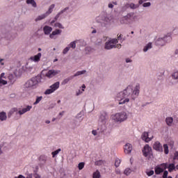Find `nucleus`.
I'll return each mask as SVG.
<instances>
[{
	"mask_svg": "<svg viewBox=\"0 0 178 178\" xmlns=\"http://www.w3.org/2000/svg\"><path fill=\"white\" fill-rule=\"evenodd\" d=\"M138 94H140V84L137 83L134 90L133 86H129L123 92H120V95H124L126 98L131 95L132 99H135L136 97H138Z\"/></svg>",
	"mask_w": 178,
	"mask_h": 178,
	"instance_id": "obj_1",
	"label": "nucleus"
},
{
	"mask_svg": "<svg viewBox=\"0 0 178 178\" xmlns=\"http://www.w3.org/2000/svg\"><path fill=\"white\" fill-rule=\"evenodd\" d=\"M40 83H42L41 76L38 75L28 80L25 83L24 87L25 88H30L31 90H34L37 88V87H38V84H40Z\"/></svg>",
	"mask_w": 178,
	"mask_h": 178,
	"instance_id": "obj_2",
	"label": "nucleus"
},
{
	"mask_svg": "<svg viewBox=\"0 0 178 178\" xmlns=\"http://www.w3.org/2000/svg\"><path fill=\"white\" fill-rule=\"evenodd\" d=\"M113 119L115 122H124L127 119V113L126 112L118 113L113 116Z\"/></svg>",
	"mask_w": 178,
	"mask_h": 178,
	"instance_id": "obj_3",
	"label": "nucleus"
},
{
	"mask_svg": "<svg viewBox=\"0 0 178 178\" xmlns=\"http://www.w3.org/2000/svg\"><path fill=\"white\" fill-rule=\"evenodd\" d=\"M131 22H134V13L127 14L120 20V23H122V24H127V23H131Z\"/></svg>",
	"mask_w": 178,
	"mask_h": 178,
	"instance_id": "obj_4",
	"label": "nucleus"
},
{
	"mask_svg": "<svg viewBox=\"0 0 178 178\" xmlns=\"http://www.w3.org/2000/svg\"><path fill=\"white\" fill-rule=\"evenodd\" d=\"M122 39V35H120L118 36V39H112L109 42H106L105 44V49H112L113 48H115V44H118L119 42L118 40Z\"/></svg>",
	"mask_w": 178,
	"mask_h": 178,
	"instance_id": "obj_5",
	"label": "nucleus"
},
{
	"mask_svg": "<svg viewBox=\"0 0 178 178\" xmlns=\"http://www.w3.org/2000/svg\"><path fill=\"white\" fill-rule=\"evenodd\" d=\"M116 99L119 102V105H123L124 104H127V102H129L130 99L127 98L126 96H124V94L123 95H120V92L117 94Z\"/></svg>",
	"mask_w": 178,
	"mask_h": 178,
	"instance_id": "obj_6",
	"label": "nucleus"
},
{
	"mask_svg": "<svg viewBox=\"0 0 178 178\" xmlns=\"http://www.w3.org/2000/svg\"><path fill=\"white\" fill-rule=\"evenodd\" d=\"M54 8H55V4H51L49 6V10L47 11V13L42 15L38 16V18H36L35 21L38 22V20H42V19H45V17H47L49 15H51V13H52Z\"/></svg>",
	"mask_w": 178,
	"mask_h": 178,
	"instance_id": "obj_7",
	"label": "nucleus"
},
{
	"mask_svg": "<svg viewBox=\"0 0 178 178\" xmlns=\"http://www.w3.org/2000/svg\"><path fill=\"white\" fill-rule=\"evenodd\" d=\"M143 156H151L152 154V148L149 147V145H145L143 149Z\"/></svg>",
	"mask_w": 178,
	"mask_h": 178,
	"instance_id": "obj_8",
	"label": "nucleus"
},
{
	"mask_svg": "<svg viewBox=\"0 0 178 178\" xmlns=\"http://www.w3.org/2000/svg\"><path fill=\"white\" fill-rule=\"evenodd\" d=\"M152 138H154V136H149V134L147 131L143 132L141 135V139L145 143H149L152 140Z\"/></svg>",
	"mask_w": 178,
	"mask_h": 178,
	"instance_id": "obj_9",
	"label": "nucleus"
},
{
	"mask_svg": "<svg viewBox=\"0 0 178 178\" xmlns=\"http://www.w3.org/2000/svg\"><path fill=\"white\" fill-rule=\"evenodd\" d=\"M153 149H155V151H157V152H163V147L162 146V144H161V142L156 141L153 145Z\"/></svg>",
	"mask_w": 178,
	"mask_h": 178,
	"instance_id": "obj_10",
	"label": "nucleus"
},
{
	"mask_svg": "<svg viewBox=\"0 0 178 178\" xmlns=\"http://www.w3.org/2000/svg\"><path fill=\"white\" fill-rule=\"evenodd\" d=\"M60 73V71L59 70H50L45 74V76L46 77H48V79H51L54 76H56V74H59Z\"/></svg>",
	"mask_w": 178,
	"mask_h": 178,
	"instance_id": "obj_11",
	"label": "nucleus"
},
{
	"mask_svg": "<svg viewBox=\"0 0 178 178\" xmlns=\"http://www.w3.org/2000/svg\"><path fill=\"white\" fill-rule=\"evenodd\" d=\"M166 40H171L172 38L170 36H165L163 38H159L156 41V44L160 47H163V45L165 44V41H166Z\"/></svg>",
	"mask_w": 178,
	"mask_h": 178,
	"instance_id": "obj_12",
	"label": "nucleus"
},
{
	"mask_svg": "<svg viewBox=\"0 0 178 178\" xmlns=\"http://www.w3.org/2000/svg\"><path fill=\"white\" fill-rule=\"evenodd\" d=\"M131 151H133V145L130 143H127L124 146V152L125 154H131Z\"/></svg>",
	"mask_w": 178,
	"mask_h": 178,
	"instance_id": "obj_13",
	"label": "nucleus"
},
{
	"mask_svg": "<svg viewBox=\"0 0 178 178\" xmlns=\"http://www.w3.org/2000/svg\"><path fill=\"white\" fill-rule=\"evenodd\" d=\"M41 56H42V54H41V53H38L35 56H31L30 60H31L32 62L38 63L40 60Z\"/></svg>",
	"mask_w": 178,
	"mask_h": 178,
	"instance_id": "obj_14",
	"label": "nucleus"
},
{
	"mask_svg": "<svg viewBox=\"0 0 178 178\" xmlns=\"http://www.w3.org/2000/svg\"><path fill=\"white\" fill-rule=\"evenodd\" d=\"M33 106H27L26 108H22V110L18 111L19 115H24L26 112H29V111H31Z\"/></svg>",
	"mask_w": 178,
	"mask_h": 178,
	"instance_id": "obj_15",
	"label": "nucleus"
},
{
	"mask_svg": "<svg viewBox=\"0 0 178 178\" xmlns=\"http://www.w3.org/2000/svg\"><path fill=\"white\" fill-rule=\"evenodd\" d=\"M43 31L46 35L51 34V31H52V27L49 26H44L43 28Z\"/></svg>",
	"mask_w": 178,
	"mask_h": 178,
	"instance_id": "obj_16",
	"label": "nucleus"
},
{
	"mask_svg": "<svg viewBox=\"0 0 178 178\" xmlns=\"http://www.w3.org/2000/svg\"><path fill=\"white\" fill-rule=\"evenodd\" d=\"M61 33H62V30L56 29L49 35V38H54V37H55V35H59V34H60Z\"/></svg>",
	"mask_w": 178,
	"mask_h": 178,
	"instance_id": "obj_17",
	"label": "nucleus"
},
{
	"mask_svg": "<svg viewBox=\"0 0 178 178\" xmlns=\"http://www.w3.org/2000/svg\"><path fill=\"white\" fill-rule=\"evenodd\" d=\"M8 79L9 80L8 83H10V84H14L15 81H16V76L12 74H10L8 76Z\"/></svg>",
	"mask_w": 178,
	"mask_h": 178,
	"instance_id": "obj_18",
	"label": "nucleus"
},
{
	"mask_svg": "<svg viewBox=\"0 0 178 178\" xmlns=\"http://www.w3.org/2000/svg\"><path fill=\"white\" fill-rule=\"evenodd\" d=\"M59 86H60V83H59V81H57L55 83H54L53 85H51L50 86V88H51V90L55 92V91H56V90H58V88H59Z\"/></svg>",
	"mask_w": 178,
	"mask_h": 178,
	"instance_id": "obj_19",
	"label": "nucleus"
},
{
	"mask_svg": "<svg viewBox=\"0 0 178 178\" xmlns=\"http://www.w3.org/2000/svg\"><path fill=\"white\" fill-rule=\"evenodd\" d=\"M8 119V115H6V113L3 111L0 113V120L1 122H3L4 120H6Z\"/></svg>",
	"mask_w": 178,
	"mask_h": 178,
	"instance_id": "obj_20",
	"label": "nucleus"
},
{
	"mask_svg": "<svg viewBox=\"0 0 178 178\" xmlns=\"http://www.w3.org/2000/svg\"><path fill=\"white\" fill-rule=\"evenodd\" d=\"M69 10V7H66L65 8H64L63 10H62L60 13H58L55 18L54 20H56L57 19H59V17L60 16V15H62V13H65V12H66V10Z\"/></svg>",
	"mask_w": 178,
	"mask_h": 178,
	"instance_id": "obj_21",
	"label": "nucleus"
},
{
	"mask_svg": "<svg viewBox=\"0 0 178 178\" xmlns=\"http://www.w3.org/2000/svg\"><path fill=\"white\" fill-rule=\"evenodd\" d=\"M154 172H155L156 175H161V173H163V169H162V168H161L159 166H156L154 168Z\"/></svg>",
	"mask_w": 178,
	"mask_h": 178,
	"instance_id": "obj_22",
	"label": "nucleus"
},
{
	"mask_svg": "<svg viewBox=\"0 0 178 178\" xmlns=\"http://www.w3.org/2000/svg\"><path fill=\"white\" fill-rule=\"evenodd\" d=\"M26 178H41V175L35 172L33 175V174H29Z\"/></svg>",
	"mask_w": 178,
	"mask_h": 178,
	"instance_id": "obj_23",
	"label": "nucleus"
},
{
	"mask_svg": "<svg viewBox=\"0 0 178 178\" xmlns=\"http://www.w3.org/2000/svg\"><path fill=\"white\" fill-rule=\"evenodd\" d=\"M165 122H166V124H168V126H172V124L173 123V118L168 117L165 119Z\"/></svg>",
	"mask_w": 178,
	"mask_h": 178,
	"instance_id": "obj_24",
	"label": "nucleus"
},
{
	"mask_svg": "<svg viewBox=\"0 0 178 178\" xmlns=\"http://www.w3.org/2000/svg\"><path fill=\"white\" fill-rule=\"evenodd\" d=\"M27 5H31L33 8H35L37 6V3L34 0H26Z\"/></svg>",
	"mask_w": 178,
	"mask_h": 178,
	"instance_id": "obj_25",
	"label": "nucleus"
},
{
	"mask_svg": "<svg viewBox=\"0 0 178 178\" xmlns=\"http://www.w3.org/2000/svg\"><path fill=\"white\" fill-rule=\"evenodd\" d=\"M15 112H17V108H11L10 111L8 113V117L10 118L12 116V115H13V113H15Z\"/></svg>",
	"mask_w": 178,
	"mask_h": 178,
	"instance_id": "obj_26",
	"label": "nucleus"
},
{
	"mask_svg": "<svg viewBox=\"0 0 178 178\" xmlns=\"http://www.w3.org/2000/svg\"><path fill=\"white\" fill-rule=\"evenodd\" d=\"M86 72V70L78 71L75 74L71 76L73 77V79H74V77H77V76H81V74H84Z\"/></svg>",
	"mask_w": 178,
	"mask_h": 178,
	"instance_id": "obj_27",
	"label": "nucleus"
},
{
	"mask_svg": "<svg viewBox=\"0 0 178 178\" xmlns=\"http://www.w3.org/2000/svg\"><path fill=\"white\" fill-rule=\"evenodd\" d=\"M152 48V43L149 42L148 43L143 49L144 52H147L149 49H151Z\"/></svg>",
	"mask_w": 178,
	"mask_h": 178,
	"instance_id": "obj_28",
	"label": "nucleus"
},
{
	"mask_svg": "<svg viewBox=\"0 0 178 178\" xmlns=\"http://www.w3.org/2000/svg\"><path fill=\"white\" fill-rule=\"evenodd\" d=\"M99 120H100V122L104 123V122H105V120H106V113H104V114H102L100 115Z\"/></svg>",
	"mask_w": 178,
	"mask_h": 178,
	"instance_id": "obj_29",
	"label": "nucleus"
},
{
	"mask_svg": "<svg viewBox=\"0 0 178 178\" xmlns=\"http://www.w3.org/2000/svg\"><path fill=\"white\" fill-rule=\"evenodd\" d=\"M128 6H129V8L131 9H137V8H138V4H134V3H131L129 4H128Z\"/></svg>",
	"mask_w": 178,
	"mask_h": 178,
	"instance_id": "obj_30",
	"label": "nucleus"
},
{
	"mask_svg": "<svg viewBox=\"0 0 178 178\" xmlns=\"http://www.w3.org/2000/svg\"><path fill=\"white\" fill-rule=\"evenodd\" d=\"M163 148H164V153L165 154V155H168V154H169V146H168V144H164Z\"/></svg>",
	"mask_w": 178,
	"mask_h": 178,
	"instance_id": "obj_31",
	"label": "nucleus"
},
{
	"mask_svg": "<svg viewBox=\"0 0 178 178\" xmlns=\"http://www.w3.org/2000/svg\"><path fill=\"white\" fill-rule=\"evenodd\" d=\"M70 80H73V76H70V77H68V78L64 79V80L63 81L62 84H63V85L67 84L68 81H70Z\"/></svg>",
	"mask_w": 178,
	"mask_h": 178,
	"instance_id": "obj_32",
	"label": "nucleus"
},
{
	"mask_svg": "<svg viewBox=\"0 0 178 178\" xmlns=\"http://www.w3.org/2000/svg\"><path fill=\"white\" fill-rule=\"evenodd\" d=\"M175 169H176V167L175 166V164L171 163V164L169 165V166H168L169 172H173V170H175Z\"/></svg>",
	"mask_w": 178,
	"mask_h": 178,
	"instance_id": "obj_33",
	"label": "nucleus"
},
{
	"mask_svg": "<svg viewBox=\"0 0 178 178\" xmlns=\"http://www.w3.org/2000/svg\"><path fill=\"white\" fill-rule=\"evenodd\" d=\"M42 100V96L38 97L36 98L35 102L33 103V105H37L38 104H40V102H41Z\"/></svg>",
	"mask_w": 178,
	"mask_h": 178,
	"instance_id": "obj_34",
	"label": "nucleus"
},
{
	"mask_svg": "<svg viewBox=\"0 0 178 178\" xmlns=\"http://www.w3.org/2000/svg\"><path fill=\"white\" fill-rule=\"evenodd\" d=\"M101 177V173L99 171L97 170L93 173V178H99Z\"/></svg>",
	"mask_w": 178,
	"mask_h": 178,
	"instance_id": "obj_35",
	"label": "nucleus"
},
{
	"mask_svg": "<svg viewBox=\"0 0 178 178\" xmlns=\"http://www.w3.org/2000/svg\"><path fill=\"white\" fill-rule=\"evenodd\" d=\"M39 161L45 163V162H47V156L44 155L40 156L39 158Z\"/></svg>",
	"mask_w": 178,
	"mask_h": 178,
	"instance_id": "obj_36",
	"label": "nucleus"
},
{
	"mask_svg": "<svg viewBox=\"0 0 178 178\" xmlns=\"http://www.w3.org/2000/svg\"><path fill=\"white\" fill-rule=\"evenodd\" d=\"M86 163H84V162H81L78 164V168L79 169V170H83V169H84V166H85Z\"/></svg>",
	"mask_w": 178,
	"mask_h": 178,
	"instance_id": "obj_37",
	"label": "nucleus"
},
{
	"mask_svg": "<svg viewBox=\"0 0 178 178\" xmlns=\"http://www.w3.org/2000/svg\"><path fill=\"white\" fill-rule=\"evenodd\" d=\"M6 84H8V81L0 77V87H2V86H6Z\"/></svg>",
	"mask_w": 178,
	"mask_h": 178,
	"instance_id": "obj_38",
	"label": "nucleus"
},
{
	"mask_svg": "<svg viewBox=\"0 0 178 178\" xmlns=\"http://www.w3.org/2000/svg\"><path fill=\"white\" fill-rule=\"evenodd\" d=\"M60 151H62L60 149H58L57 150L51 153L53 158H55V156H56V155H58V154H59V152H60Z\"/></svg>",
	"mask_w": 178,
	"mask_h": 178,
	"instance_id": "obj_39",
	"label": "nucleus"
},
{
	"mask_svg": "<svg viewBox=\"0 0 178 178\" xmlns=\"http://www.w3.org/2000/svg\"><path fill=\"white\" fill-rule=\"evenodd\" d=\"M52 92H54V91L52 90V88H50V89H47L44 92L45 95H49V94H52Z\"/></svg>",
	"mask_w": 178,
	"mask_h": 178,
	"instance_id": "obj_40",
	"label": "nucleus"
},
{
	"mask_svg": "<svg viewBox=\"0 0 178 178\" xmlns=\"http://www.w3.org/2000/svg\"><path fill=\"white\" fill-rule=\"evenodd\" d=\"M124 175H126V176H129V175H130V173H131V169L130 168H126L124 171Z\"/></svg>",
	"mask_w": 178,
	"mask_h": 178,
	"instance_id": "obj_41",
	"label": "nucleus"
},
{
	"mask_svg": "<svg viewBox=\"0 0 178 178\" xmlns=\"http://www.w3.org/2000/svg\"><path fill=\"white\" fill-rule=\"evenodd\" d=\"M104 161H102V160H99V161H95V165H97V166H101V165H104Z\"/></svg>",
	"mask_w": 178,
	"mask_h": 178,
	"instance_id": "obj_42",
	"label": "nucleus"
},
{
	"mask_svg": "<svg viewBox=\"0 0 178 178\" xmlns=\"http://www.w3.org/2000/svg\"><path fill=\"white\" fill-rule=\"evenodd\" d=\"M68 47L69 48H72V49H74L76 48V41L72 42Z\"/></svg>",
	"mask_w": 178,
	"mask_h": 178,
	"instance_id": "obj_43",
	"label": "nucleus"
},
{
	"mask_svg": "<svg viewBox=\"0 0 178 178\" xmlns=\"http://www.w3.org/2000/svg\"><path fill=\"white\" fill-rule=\"evenodd\" d=\"M120 159H115V168H119V166L120 165Z\"/></svg>",
	"mask_w": 178,
	"mask_h": 178,
	"instance_id": "obj_44",
	"label": "nucleus"
},
{
	"mask_svg": "<svg viewBox=\"0 0 178 178\" xmlns=\"http://www.w3.org/2000/svg\"><path fill=\"white\" fill-rule=\"evenodd\" d=\"M159 168H161L163 169V171L168 168V164L166 163H162L159 166Z\"/></svg>",
	"mask_w": 178,
	"mask_h": 178,
	"instance_id": "obj_45",
	"label": "nucleus"
},
{
	"mask_svg": "<svg viewBox=\"0 0 178 178\" xmlns=\"http://www.w3.org/2000/svg\"><path fill=\"white\" fill-rule=\"evenodd\" d=\"M54 27H58V29H65V27H63V25H62V24L57 22L54 24Z\"/></svg>",
	"mask_w": 178,
	"mask_h": 178,
	"instance_id": "obj_46",
	"label": "nucleus"
},
{
	"mask_svg": "<svg viewBox=\"0 0 178 178\" xmlns=\"http://www.w3.org/2000/svg\"><path fill=\"white\" fill-rule=\"evenodd\" d=\"M174 161H178V151H176L174 153V157H173Z\"/></svg>",
	"mask_w": 178,
	"mask_h": 178,
	"instance_id": "obj_47",
	"label": "nucleus"
},
{
	"mask_svg": "<svg viewBox=\"0 0 178 178\" xmlns=\"http://www.w3.org/2000/svg\"><path fill=\"white\" fill-rule=\"evenodd\" d=\"M70 49V47H65V48L63 49V54L64 55L66 54H67V52H69Z\"/></svg>",
	"mask_w": 178,
	"mask_h": 178,
	"instance_id": "obj_48",
	"label": "nucleus"
},
{
	"mask_svg": "<svg viewBox=\"0 0 178 178\" xmlns=\"http://www.w3.org/2000/svg\"><path fill=\"white\" fill-rule=\"evenodd\" d=\"M173 79H178V72H175L172 74Z\"/></svg>",
	"mask_w": 178,
	"mask_h": 178,
	"instance_id": "obj_49",
	"label": "nucleus"
},
{
	"mask_svg": "<svg viewBox=\"0 0 178 178\" xmlns=\"http://www.w3.org/2000/svg\"><path fill=\"white\" fill-rule=\"evenodd\" d=\"M143 6L144 8H148V6H151V3L150 2H147V3H144Z\"/></svg>",
	"mask_w": 178,
	"mask_h": 178,
	"instance_id": "obj_50",
	"label": "nucleus"
},
{
	"mask_svg": "<svg viewBox=\"0 0 178 178\" xmlns=\"http://www.w3.org/2000/svg\"><path fill=\"white\" fill-rule=\"evenodd\" d=\"M147 176H152L154 175V170H150L149 172H147Z\"/></svg>",
	"mask_w": 178,
	"mask_h": 178,
	"instance_id": "obj_51",
	"label": "nucleus"
},
{
	"mask_svg": "<svg viewBox=\"0 0 178 178\" xmlns=\"http://www.w3.org/2000/svg\"><path fill=\"white\" fill-rule=\"evenodd\" d=\"M168 171H164L163 178H168Z\"/></svg>",
	"mask_w": 178,
	"mask_h": 178,
	"instance_id": "obj_52",
	"label": "nucleus"
},
{
	"mask_svg": "<svg viewBox=\"0 0 178 178\" xmlns=\"http://www.w3.org/2000/svg\"><path fill=\"white\" fill-rule=\"evenodd\" d=\"M147 1H148V0H139L138 3L140 5H141V4L144 3V2H147Z\"/></svg>",
	"mask_w": 178,
	"mask_h": 178,
	"instance_id": "obj_53",
	"label": "nucleus"
},
{
	"mask_svg": "<svg viewBox=\"0 0 178 178\" xmlns=\"http://www.w3.org/2000/svg\"><path fill=\"white\" fill-rule=\"evenodd\" d=\"M1 79H6V77L5 76V73H1L0 75Z\"/></svg>",
	"mask_w": 178,
	"mask_h": 178,
	"instance_id": "obj_54",
	"label": "nucleus"
},
{
	"mask_svg": "<svg viewBox=\"0 0 178 178\" xmlns=\"http://www.w3.org/2000/svg\"><path fill=\"white\" fill-rule=\"evenodd\" d=\"M120 47H122V44H118L115 45L114 48H120Z\"/></svg>",
	"mask_w": 178,
	"mask_h": 178,
	"instance_id": "obj_55",
	"label": "nucleus"
},
{
	"mask_svg": "<svg viewBox=\"0 0 178 178\" xmlns=\"http://www.w3.org/2000/svg\"><path fill=\"white\" fill-rule=\"evenodd\" d=\"M92 134H93V136H97V131L93 130V131H92Z\"/></svg>",
	"mask_w": 178,
	"mask_h": 178,
	"instance_id": "obj_56",
	"label": "nucleus"
},
{
	"mask_svg": "<svg viewBox=\"0 0 178 178\" xmlns=\"http://www.w3.org/2000/svg\"><path fill=\"white\" fill-rule=\"evenodd\" d=\"M108 8H110L111 9L113 8V4L109 3L108 4Z\"/></svg>",
	"mask_w": 178,
	"mask_h": 178,
	"instance_id": "obj_57",
	"label": "nucleus"
},
{
	"mask_svg": "<svg viewBox=\"0 0 178 178\" xmlns=\"http://www.w3.org/2000/svg\"><path fill=\"white\" fill-rule=\"evenodd\" d=\"M126 62L127 63H130V62H131V60H130L129 58H127Z\"/></svg>",
	"mask_w": 178,
	"mask_h": 178,
	"instance_id": "obj_58",
	"label": "nucleus"
},
{
	"mask_svg": "<svg viewBox=\"0 0 178 178\" xmlns=\"http://www.w3.org/2000/svg\"><path fill=\"white\" fill-rule=\"evenodd\" d=\"M3 60V59H0V63L2 66H3L4 63L3 62H2Z\"/></svg>",
	"mask_w": 178,
	"mask_h": 178,
	"instance_id": "obj_59",
	"label": "nucleus"
},
{
	"mask_svg": "<svg viewBox=\"0 0 178 178\" xmlns=\"http://www.w3.org/2000/svg\"><path fill=\"white\" fill-rule=\"evenodd\" d=\"M65 113V111L60 112L59 113L60 116H63V114Z\"/></svg>",
	"mask_w": 178,
	"mask_h": 178,
	"instance_id": "obj_60",
	"label": "nucleus"
},
{
	"mask_svg": "<svg viewBox=\"0 0 178 178\" xmlns=\"http://www.w3.org/2000/svg\"><path fill=\"white\" fill-rule=\"evenodd\" d=\"M84 88H86V85H82V91H84Z\"/></svg>",
	"mask_w": 178,
	"mask_h": 178,
	"instance_id": "obj_61",
	"label": "nucleus"
},
{
	"mask_svg": "<svg viewBox=\"0 0 178 178\" xmlns=\"http://www.w3.org/2000/svg\"><path fill=\"white\" fill-rule=\"evenodd\" d=\"M55 22H56V20H52L51 22V24H54V23H55Z\"/></svg>",
	"mask_w": 178,
	"mask_h": 178,
	"instance_id": "obj_62",
	"label": "nucleus"
},
{
	"mask_svg": "<svg viewBox=\"0 0 178 178\" xmlns=\"http://www.w3.org/2000/svg\"><path fill=\"white\" fill-rule=\"evenodd\" d=\"M46 123H47V124H49V123H51V121L47 120V121H46Z\"/></svg>",
	"mask_w": 178,
	"mask_h": 178,
	"instance_id": "obj_63",
	"label": "nucleus"
},
{
	"mask_svg": "<svg viewBox=\"0 0 178 178\" xmlns=\"http://www.w3.org/2000/svg\"><path fill=\"white\" fill-rule=\"evenodd\" d=\"M178 54V49L175 50V55H177Z\"/></svg>",
	"mask_w": 178,
	"mask_h": 178,
	"instance_id": "obj_64",
	"label": "nucleus"
}]
</instances>
